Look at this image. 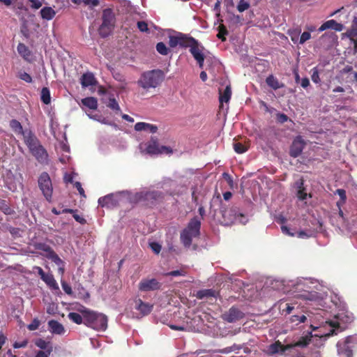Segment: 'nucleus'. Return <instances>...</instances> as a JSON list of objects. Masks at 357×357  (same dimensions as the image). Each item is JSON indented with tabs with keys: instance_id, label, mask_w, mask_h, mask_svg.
<instances>
[{
	"instance_id": "29",
	"label": "nucleus",
	"mask_w": 357,
	"mask_h": 357,
	"mask_svg": "<svg viewBox=\"0 0 357 357\" xmlns=\"http://www.w3.org/2000/svg\"><path fill=\"white\" fill-rule=\"evenodd\" d=\"M216 295V291L211 289L200 290L198 291L197 293V297L199 299H203L204 298L215 297Z\"/></svg>"
},
{
	"instance_id": "33",
	"label": "nucleus",
	"mask_w": 357,
	"mask_h": 357,
	"mask_svg": "<svg viewBox=\"0 0 357 357\" xmlns=\"http://www.w3.org/2000/svg\"><path fill=\"white\" fill-rule=\"evenodd\" d=\"M36 345L39 348L45 350L44 351H48L49 353H51L52 351V347L50 345V342H47L42 339L36 340Z\"/></svg>"
},
{
	"instance_id": "40",
	"label": "nucleus",
	"mask_w": 357,
	"mask_h": 357,
	"mask_svg": "<svg viewBox=\"0 0 357 357\" xmlns=\"http://www.w3.org/2000/svg\"><path fill=\"white\" fill-rule=\"evenodd\" d=\"M179 38L178 33H176L174 35L170 36L169 38V44L172 47H175L177 45H179Z\"/></svg>"
},
{
	"instance_id": "59",
	"label": "nucleus",
	"mask_w": 357,
	"mask_h": 357,
	"mask_svg": "<svg viewBox=\"0 0 357 357\" xmlns=\"http://www.w3.org/2000/svg\"><path fill=\"white\" fill-rule=\"evenodd\" d=\"M145 126H146V123L144 122H139L137 123L135 126V130L137 131H142L145 130Z\"/></svg>"
},
{
	"instance_id": "2",
	"label": "nucleus",
	"mask_w": 357,
	"mask_h": 357,
	"mask_svg": "<svg viewBox=\"0 0 357 357\" xmlns=\"http://www.w3.org/2000/svg\"><path fill=\"white\" fill-rule=\"evenodd\" d=\"M163 74L161 70H153L144 73L137 81L138 86L142 89V94L149 92L151 89H155L163 81Z\"/></svg>"
},
{
	"instance_id": "45",
	"label": "nucleus",
	"mask_w": 357,
	"mask_h": 357,
	"mask_svg": "<svg viewBox=\"0 0 357 357\" xmlns=\"http://www.w3.org/2000/svg\"><path fill=\"white\" fill-rule=\"evenodd\" d=\"M18 77L22 80L26 82V83H31L32 82V77L29 74H28L26 72H19Z\"/></svg>"
},
{
	"instance_id": "18",
	"label": "nucleus",
	"mask_w": 357,
	"mask_h": 357,
	"mask_svg": "<svg viewBox=\"0 0 357 357\" xmlns=\"http://www.w3.org/2000/svg\"><path fill=\"white\" fill-rule=\"evenodd\" d=\"M135 308L138 310L142 316H145L151 312L153 305L148 303H144L139 298L135 301Z\"/></svg>"
},
{
	"instance_id": "54",
	"label": "nucleus",
	"mask_w": 357,
	"mask_h": 357,
	"mask_svg": "<svg viewBox=\"0 0 357 357\" xmlns=\"http://www.w3.org/2000/svg\"><path fill=\"white\" fill-rule=\"evenodd\" d=\"M146 126H145L144 131L149 132V133H155L157 132L158 127L156 126L150 124V123H146Z\"/></svg>"
},
{
	"instance_id": "42",
	"label": "nucleus",
	"mask_w": 357,
	"mask_h": 357,
	"mask_svg": "<svg viewBox=\"0 0 357 357\" xmlns=\"http://www.w3.org/2000/svg\"><path fill=\"white\" fill-rule=\"evenodd\" d=\"M249 8L250 3L248 1H245V0H240L237 6V10L240 13H242L248 10Z\"/></svg>"
},
{
	"instance_id": "11",
	"label": "nucleus",
	"mask_w": 357,
	"mask_h": 357,
	"mask_svg": "<svg viewBox=\"0 0 357 357\" xmlns=\"http://www.w3.org/2000/svg\"><path fill=\"white\" fill-rule=\"evenodd\" d=\"M4 182L8 189L12 192L22 188V176L20 174H13L8 171L4 176Z\"/></svg>"
},
{
	"instance_id": "50",
	"label": "nucleus",
	"mask_w": 357,
	"mask_h": 357,
	"mask_svg": "<svg viewBox=\"0 0 357 357\" xmlns=\"http://www.w3.org/2000/svg\"><path fill=\"white\" fill-rule=\"evenodd\" d=\"M149 246L153 250V252L155 254H159L161 250V245L156 242H151L149 243Z\"/></svg>"
},
{
	"instance_id": "19",
	"label": "nucleus",
	"mask_w": 357,
	"mask_h": 357,
	"mask_svg": "<svg viewBox=\"0 0 357 357\" xmlns=\"http://www.w3.org/2000/svg\"><path fill=\"white\" fill-rule=\"evenodd\" d=\"M10 126L16 135H20L23 136L24 142H26V133L33 135L30 130H24L21 123L15 119H13L10 121Z\"/></svg>"
},
{
	"instance_id": "13",
	"label": "nucleus",
	"mask_w": 357,
	"mask_h": 357,
	"mask_svg": "<svg viewBox=\"0 0 357 357\" xmlns=\"http://www.w3.org/2000/svg\"><path fill=\"white\" fill-rule=\"evenodd\" d=\"M204 48L202 45H201L197 40L195 41V43L193 44L191 47H190V52L193 56L194 59L196 60L199 66L202 68L204 66V54L203 53Z\"/></svg>"
},
{
	"instance_id": "48",
	"label": "nucleus",
	"mask_w": 357,
	"mask_h": 357,
	"mask_svg": "<svg viewBox=\"0 0 357 357\" xmlns=\"http://www.w3.org/2000/svg\"><path fill=\"white\" fill-rule=\"evenodd\" d=\"M311 38V34L310 32L308 31H305L303 32L301 36H300V39H299V45H303L304 44L306 41H307L308 40H310Z\"/></svg>"
},
{
	"instance_id": "15",
	"label": "nucleus",
	"mask_w": 357,
	"mask_h": 357,
	"mask_svg": "<svg viewBox=\"0 0 357 357\" xmlns=\"http://www.w3.org/2000/svg\"><path fill=\"white\" fill-rule=\"evenodd\" d=\"M160 283L155 279H144L139 284V289L142 291H149L158 289Z\"/></svg>"
},
{
	"instance_id": "57",
	"label": "nucleus",
	"mask_w": 357,
	"mask_h": 357,
	"mask_svg": "<svg viewBox=\"0 0 357 357\" xmlns=\"http://www.w3.org/2000/svg\"><path fill=\"white\" fill-rule=\"evenodd\" d=\"M137 27L142 32H145V31H148V25L145 22H143V21L138 22Z\"/></svg>"
},
{
	"instance_id": "31",
	"label": "nucleus",
	"mask_w": 357,
	"mask_h": 357,
	"mask_svg": "<svg viewBox=\"0 0 357 357\" xmlns=\"http://www.w3.org/2000/svg\"><path fill=\"white\" fill-rule=\"evenodd\" d=\"M301 281H302V283L303 284V285L305 287H306L309 290H313L314 289L319 290V289H318L319 284L316 280L311 279V278H310V279L305 278V279H303Z\"/></svg>"
},
{
	"instance_id": "10",
	"label": "nucleus",
	"mask_w": 357,
	"mask_h": 357,
	"mask_svg": "<svg viewBox=\"0 0 357 357\" xmlns=\"http://www.w3.org/2000/svg\"><path fill=\"white\" fill-rule=\"evenodd\" d=\"M38 186L45 199L50 202L52 196V184L51 178L47 172H43L38 178Z\"/></svg>"
},
{
	"instance_id": "62",
	"label": "nucleus",
	"mask_w": 357,
	"mask_h": 357,
	"mask_svg": "<svg viewBox=\"0 0 357 357\" xmlns=\"http://www.w3.org/2000/svg\"><path fill=\"white\" fill-rule=\"evenodd\" d=\"M40 249L43 250L44 252H46V256L47 255H50V252H53L54 251L51 249V248L48 245H41L40 247Z\"/></svg>"
},
{
	"instance_id": "36",
	"label": "nucleus",
	"mask_w": 357,
	"mask_h": 357,
	"mask_svg": "<svg viewBox=\"0 0 357 357\" xmlns=\"http://www.w3.org/2000/svg\"><path fill=\"white\" fill-rule=\"evenodd\" d=\"M267 84L273 89H278L280 88V85L278 79L273 75H270L266 78V80Z\"/></svg>"
},
{
	"instance_id": "41",
	"label": "nucleus",
	"mask_w": 357,
	"mask_h": 357,
	"mask_svg": "<svg viewBox=\"0 0 357 357\" xmlns=\"http://www.w3.org/2000/svg\"><path fill=\"white\" fill-rule=\"evenodd\" d=\"M47 257L54 261L57 266L64 264L54 252H50V255H47Z\"/></svg>"
},
{
	"instance_id": "55",
	"label": "nucleus",
	"mask_w": 357,
	"mask_h": 357,
	"mask_svg": "<svg viewBox=\"0 0 357 357\" xmlns=\"http://www.w3.org/2000/svg\"><path fill=\"white\" fill-rule=\"evenodd\" d=\"M40 326V322L38 319H35L33 320V321L28 325V328L30 331H34L36 330Z\"/></svg>"
},
{
	"instance_id": "53",
	"label": "nucleus",
	"mask_w": 357,
	"mask_h": 357,
	"mask_svg": "<svg viewBox=\"0 0 357 357\" xmlns=\"http://www.w3.org/2000/svg\"><path fill=\"white\" fill-rule=\"evenodd\" d=\"M43 0H29V1L31 3V7L33 9H38L43 5Z\"/></svg>"
},
{
	"instance_id": "9",
	"label": "nucleus",
	"mask_w": 357,
	"mask_h": 357,
	"mask_svg": "<svg viewBox=\"0 0 357 357\" xmlns=\"http://www.w3.org/2000/svg\"><path fill=\"white\" fill-rule=\"evenodd\" d=\"M357 341L356 336H348L345 340L339 341L337 344V354L340 357H352L354 344Z\"/></svg>"
},
{
	"instance_id": "20",
	"label": "nucleus",
	"mask_w": 357,
	"mask_h": 357,
	"mask_svg": "<svg viewBox=\"0 0 357 357\" xmlns=\"http://www.w3.org/2000/svg\"><path fill=\"white\" fill-rule=\"evenodd\" d=\"M344 26L342 24L337 22L334 20H330L325 22L318 29L319 32L324 31L326 29H333L337 31L343 30Z\"/></svg>"
},
{
	"instance_id": "60",
	"label": "nucleus",
	"mask_w": 357,
	"mask_h": 357,
	"mask_svg": "<svg viewBox=\"0 0 357 357\" xmlns=\"http://www.w3.org/2000/svg\"><path fill=\"white\" fill-rule=\"evenodd\" d=\"M75 187L77 188V190L79 191V193L82 197H85L84 190L82 187V185L79 182L77 181L74 184Z\"/></svg>"
},
{
	"instance_id": "49",
	"label": "nucleus",
	"mask_w": 357,
	"mask_h": 357,
	"mask_svg": "<svg viewBox=\"0 0 357 357\" xmlns=\"http://www.w3.org/2000/svg\"><path fill=\"white\" fill-rule=\"evenodd\" d=\"M108 107L113 110L119 111L120 107L114 98H110L108 103Z\"/></svg>"
},
{
	"instance_id": "47",
	"label": "nucleus",
	"mask_w": 357,
	"mask_h": 357,
	"mask_svg": "<svg viewBox=\"0 0 357 357\" xmlns=\"http://www.w3.org/2000/svg\"><path fill=\"white\" fill-rule=\"evenodd\" d=\"M61 287L65 291V293L68 295H72L73 294V290L71 287L63 280H61Z\"/></svg>"
},
{
	"instance_id": "3",
	"label": "nucleus",
	"mask_w": 357,
	"mask_h": 357,
	"mask_svg": "<svg viewBox=\"0 0 357 357\" xmlns=\"http://www.w3.org/2000/svg\"><path fill=\"white\" fill-rule=\"evenodd\" d=\"M25 144L30 152L40 163H46L48 160V154L46 150L40 144L38 139L34 135L26 134Z\"/></svg>"
},
{
	"instance_id": "16",
	"label": "nucleus",
	"mask_w": 357,
	"mask_h": 357,
	"mask_svg": "<svg viewBox=\"0 0 357 357\" xmlns=\"http://www.w3.org/2000/svg\"><path fill=\"white\" fill-rule=\"evenodd\" d=\"M19 54L27 62H32L33 56L31 50L24 43H20L17 47Z\"/></svg>"
},
{
	"instance_id": "61",
	"label": "nucleus",
	"mask_w": 357,
	"mask_h": 357,
	"mask_svg": "<svg viewBox=\"0 0 357 357\" xmlns=\"http://www.w3.org/2000/svg\"><path fill=\"white\" fill-rule=\"evenodd\" d=\"M277 119L280 123H284L288 120V117L284 114L279 113L277 114Z\"/></svg>"
},
{
	"instance_id": "34",
	"label": "nucleus",
	"mask_w": 357,
	"mask_h": 357,
	"mask_svg": "<svg viewBox=\"0 0 357 357\" xmlns=\"http://www.w3.org/2000/svg\"><path fill=\"white\" fill-rule=\"evenodd\" d=\"M41 100L45 105H48L51 101L50 91L47 87H43L41 90Z\"/></svg>"
},
{
	"instance_id": "14",
	"label": "nucleus",
	"mask_w": 357,
	"mask_h": 357,
	"mask_svg": "<svg viewBox=\"0 0 357 357\" xmlns=\"http://www.w3.org/2000/svg\"><path fill=\"white\" fill-rule=\"evenodd\" d=\"M244 316L243 312L236 307H231L227 312L222 314V319L229 323L236 322L242 319Z\"/></svg>"
},
{
	"instance_id": "25",
	"label": "nucleus",
	"mask_w": 357,
	"mask_h": 357,
	"mask_svg": "<svg viewBox=\"0 0 357 357\" xmlns=\"http://www.w3.org/2000/svg\"><path fill=\"white\" fill-rule=\"evenodd\" d=\"M219 100L220 102V105H223L224 102H228L231 98V89L229 85H227L224 91H222L221 89H219Z\"/></svg>"
},
{
	"instance_id": "23",
	"label": "nucleus",
	"mask_w": 357,
	"mask_h": 357,
	"mask_svg": "<svg viewBox=\"0 0 357 357\" xmlns=\"http://www.w3.org/2000/svg\"><path fill=\"white\" fill-rule=\"evenodd\" d=\"M178 33V38H179V45L183 47H191L193 44L195 43L196 40L189 36L188 35L182 33Z\"/></svg>"
},
{
	"instance_id": "52",
	"label": "nucleus",
	"mask_w": 357,
	"mask_h": 357,
	"mask_svg": "<svg viewBox=\"0 0 357 357\" xmlns=\"http://www.w3.org/2000/svg\"><path fill=\"white\" fill-rule=\"evenodd\" d=\"M311 78H312V82L316 84L319 83L321 81L320 78H319V72H318L317 69L315 68L312 69V74Z\"/></svg>"
},
{
	"instance_id": "17",
	"label": "nucleus",
	"mask_w": 357,
	"mask_h": 357,
	"mask_svg": "<svg viewBox=\"0 0 357 357\" xmlns=\"http://www.w3.org/2000/svg\"><path fill=\"white\" fill-rule=\"evenodd\" d=\"M304 148V142L301 137H297L293 142L290 149L291 156L296 158L298 156Z\"/></svg>"
},
{
	"instance_id": "58",
	"label": "nucleus",
	"mask_w": 357,
	"mask_h": 357,
	"mask_svg": "<svg viewBox=\"0 0 357 357\" xmlns=\"http://www.w3.org/2000/svg\"><path fill=\"white\" fill-rule=\"evenodd\" d=\"M185 271L177 270V271H173L167 273V275L177 277L179 275H185Z\"/></svg>"
},
{
	"instance_id": "26",
	"label": "nucleus",
	"mask_w": 357,
	"mask_h": 357,
	"mask_svg": "<svg viewBox=\"0 0 357 357\" xmlns=\"http://www.w3.org/2000/svg\"><path fill=\"white\" fill-rule=\"evenodd\" d=\"M335 194L338 195L340 197V200L337 202V206L339 208V214L342 217L343 216V212L341 209L342 206H343L347 200L346 191L343 189H337Z\"/></svg>"
},
{
	"instance_id": "28",
	"label": "nucleus",
	"mask_w": 357,
	"mask_h": 357,
	"mask_svg": "<svg viewBox=\"0 0 357 357\" xmlns=\"http://www.w3.org/2000/svg\"><path fill=\"white\" fill-rule=\"evenodd\" d=\"M82 104L91 109H96L98 107V100L94 97H88L82 99Z\"/></svg>"
},
{
	"instance_id": "46",
	"label": "nucleus",
	"mask_w": 357,
	"mask_h": 357,
	"mask_svg": "<svg viewBox=\"0 0 357 357\" xmlns=\"http://www.w3.org/2000/svg\"><path fill=\"white\" fill-rule=\"evenodd\" d=\"M234 149L237 153H243L248 150L247 147L241 143H235Z\"/></svg>"
},
{
	"instance_id": "39",
	"label": "nucleus",
	"mask_w": 357,
	"mask_h": 357,
	"mask_svg": "<svg viewBox=\"0 0 357 357\" xmlns=\"http://www.w3.org/2000/svg\"><path fill=\"white\" fill-rule=\"evenodd\" d=\"M156 50L162 55H167L169 52V49L166 45L162 42L156 45Z\"/></svg>"
},
{
	"instance_id": "7",
	"label": "nucleus",
	"mask_w": 357,
	"mask_h": 357,
	"mask_svg": "<svg viewBox=\"0 0 357 357\" xmlns=\"http://www.w3.org/2000/svg\"><path fill=\"white\" fill-rule=\"evenodd\" d=\"M102 22L98 31L99 34L102 37L105 38L112 33L114 28L116 22L115 15L112 9L107 8L102 12Z\"/></svg>"
},
{
	"instance_id": "12",
	"label": "nucleus",
	"mask_w": 357,
	"mask_h": 357,
	"mask_svg": "<svg viewBox=\"0 0 357 357\" xmlns=\"http://www.w3.org/2000/svg\"><path fill=\"white\" fill-rule=\"evenodd\" d=\"M120 194H110L98 199V204L102 207L113 208L121 202Z\"/></svg>"
},
{
	"instance_id": "44",
	"label": "nucleus",
	"mask_w": 357,
	"mask_h": 357,
	"mask_svg": "<svg viewBox=\"0 0 357 357\" xmlns=\"http://www.w3.org/2000/svg\"><path fill=\"white\" fill-rule=\"evenodd\" d=\"M298 238H307L312 236L313 232L312 231H299L295 233Z\"/></svg>"
},
{
	"instance_id": "4",
	"label": "nucleus",
	"mask_w": 357,
	"mask_h": 357,
	"mask_svg": "<svg viewBox=\"0 0 357 357\" xmlns=\"http://www.w3.org/2000/svg\"><path fill=\"white\" fill-rule=\"evenodd\" d=\"M201 222L197 218H192L181 233V241L183 245L189 248L194 238L198 237L200 233Z\"/></svg>"
},
{
	"instance_id": "38",
	"label": "nucleus",
	"mask_w": 357,
	"mask_h": 357,
	"mask_svg": "<svg viewBox=\"0 0 357 357\" xmlns=\"http://www.w3.org/2000/svg\"><path fill=\"white\" fill-rule=\"evenodd\" d=\"M73 3L80 4L82 3L91 6H96L99 3V0H71Z\"/></svg>"
},
{
	"instance_id": "8",
	"label": "nucleus",
	"mask_w": 357,
	"mask_h": 357,
	"mask_svg": "<svg viewBox=\"0 0 357 357\" xmlns=\"http://www.w3.org/2000/svg\"><path fill=\"white\" fill-rule=\"evenodd\" d=\"M221 212L224 224L226 225L236 222L245 224L248 222L247 218L243 214L241 213L236 207L222 210Z\"/></svg>"
},
{
	"instance_id": "21",
	"label": "nucleus",
	"mask_w": 357,
	"mask_h": 357,
	"mask_svg": "<svg viewBox=\"0 0 357 357\" xmlns=\"http://www.w3.org/2000/svg\"><path fill=\"white\" fill-rule=\"evenodd\" d=\"M47 324L49 331L53 334L63 335L66 332L63 326L57 321L50 320Z\"/></svg>"
},
{
	"instance_id": "32",
	"label": "nucleus",
	"mask_w": 357,
	"mask_h": 357,
	"mask_svg": "<svg viewBox=\"0 0 357 357\" xmlns=\"http://www.w3.org/2000/svg\"><path fill=\"white\" fill-rule=\"evenodd\" d=\"M73 309L81 313L82 315L83 316L84 320L86 319L87 314H90V312H91V310L86 308L84 305H80L79 303L74 304V307H73Z\"/></svg>"
},
{
	"instance_id": "1",
	"label": "nucleus",
	"mask_w": 357,
	"mask_h": 357,
	"mask_svg": "<svg viewBox=\"0 0 357 357\" xmlns=\"http://www.w3.org/2000/svg\"><path fill=\"white\" fill-rule=\"evenodd\" d=\"M307 319L310 320V327L312 331L318 330V333L314 335L312 331L309 333L310 335L302 337L294 344L284 346L280 342H275L269 345L266 349V352L269 355L275 354H284L286 351L295 347H303L308 345L310 342L316 347L322 346L326 337L337 334V331L341 325L346 322H350L352 318L346 315L344 312L339 313L333 317L331 313L324 309H317L314 312H310L307 316L294 315L291 320L292 322L304 323Z\"/></svg>"
},
{
	"instance_id": "43",
	"label": "nucleus",
	"mask_w": 357,
	"mask_h": 357,
	"mask_svg": "<svg viewBox=\"0 0 357 357\" xmlns=\"http://www.w3.org/2000/svg\"><path fill=\"white\" fill-rule=\"evenodd\" d=\"M219 33L217 35V37L221 39L222 41L225 40V36L227 34V30L224 25H220L219 27Z\"/></svg>"
},
{
	"instance_id": "22",
	"label": "nucleus",
	"mask_w": 357,
	"mask_h": 357,
	"mask_svg": "<svg viewBox=\"0 0 357 357\" xmlns=\"http://www.w3.org/2000/svg\"><path fill=\"white\" fill-rule=\"evenodd\" d=\"M80 82L82 87L86 88L90 86L96 85V80L93 73H86L81 77Z\"/></svg>"
},
{
	"instance_id": "35",
	"label": "nucleus",
	"mask_w": 357,
	"mask_h": 357,
	"mask_svg": "<svg viewBox=\"0 0 357 357\" xmlns=\"http://www.w3.org/2000/svg\"><path fill=\"white\" fill-rule=\"evenodd\" d=\"M68 317L70 321L77 324H81L84 322L83 316L77 312H70L68 314Z\"/></svg>"
},
{
	"instance_id": "64",
	"label": "nucleus",
	"mask_w": 357,
	"mask_h": 357,
	"mask_svg": "<svg viewBox=\"0 0 357 357\" xmlns=\"http://www.w3.org/2000/svg\"><path fill=\"white\" fill-rule=\"evenodd\" d=\"M50 354L48 351H40L37 353L36 357H49Z\"/></svg>"
},
{
	"instance_id": "24",
	"label": "nucleus",
	"mask_w": 357,
	"mask_h": 357,
	"mask_svg": "<svg viewBox=\"0 0 357 357\" xmlns=\"http://www.w3.org/2000/svg\"><path fill=\"white\" fill-rule=\"evenodd\" d=\"M42 280L52 290L59 291V287L51 273H47Z\"/></svg>"
},
{
	"instance_id": "56",
	"label": "nucleus",
	"mask_w": 357,
	"mask_h": 357,
	"mask_svg": "<svg viewBox=\"0 0 357 357\" xmlns=\"http://www.w3.org/2000/svg\"><path fill=\"white\" fill-rule=\"evenodd\" d=\"M57 307L55 304H50L47 307V313L50 314H54L56 312Z\"/></svg>"
},
{
	"instance_id": "27",
	"label": "nucleus",
	"mask_w": 357,
	"mask_h": 357,
	"mask_svg": "<svg viewBox=\"0 0 357 357\" xmlns=\"http://www.w3.org/2000/svg\"><path fill=\"white\" fill-rule=\"evenodd\" d=\"M40 15L43 20H51L55 15V10L51 7H44L40 10Z\"/></svg>"
},
{
	"instance_id": "63",
	"label": "nucleus",
	"mask_w": 357,
	"mask_h": 357,
	"mask_svg": "<svg viewBox=\"0 0 357 357\" xmlns=\"http://www.w3.org/2000/svg\"><path fill=\"white\" fill-rule=\"evenodd\" d=\"M214 352L223 354H227L231 353V350L230 347H225L223 349H217Z\"/></svg>"
},
{
	"instance_id": "51",
	"label": "nucleus",
	"mask_w": 357,
	"mask_h": 357,
	"mask_svg": "<svg viewBox=\"0 0 357 357\" xmlns=\"http://www.w3.org/2000/svg\"><path fill=\"white\" fill-rule=\"evenodd\" d=\"M297 197L299 200L305 201L310 196L305 191V189L297 192Z\"/></svg>"
},
{
	"instance_id": "30",
	"label": "nucleus",
	"mask_w": 357,
	"mask_h": 357,
	"mask_svg": "<svg viewBox=\"0 0 357 357\" xmlns=\"http://www.w3.org/2000/svg\"><path fill=\"white\" fill-rule=\"evenodd\" d=\"M175 185V181L169 178H165L162 181V188L167 192H169L171 194L174 193V191L173 190L172 188L174 187Z\"/></svg>"
},
{
	"instance_id": "37",
	"label": "nucleus",
	"mask_w": 357,
	"mask_h": 357,
	"mask_svg": "<svg viewBox=\"0 0 357 357\" xmlns=\"http://www.w3.org/2000/svg\"><path fill=\"white\" fill-rule=\"evenodd\" d=\"M301 30L300 29H294L289 31V35L291 37V40L294 44H299V39Z\"/></svg>"
},
{
	"instance_id": "6",
	"label": "nucleus",
	"mask_w": 357,
	"mask_h": 357,
	"mask_svg": "<svg viewBox=\"0 0 357 357\" xmlns=\"http://www.w3.org/2000/svg\"><path fill=\"white\" fill-rule=\"evenodd\" d=\"M84 324L94 330L104 331L107 328V317L102 313L91 310L84 320Z\"/></svg>"
},
{
	"instance_id": "5",
	"label": "nucleus",
	"mask_w": 357,
	"mask_h": 357,
	"mask_svg": "<svg viewBox=\"0 0 357 357\" xmlns=\"http://www.w3.org/2000/svg\"><path fill=\"white\" fill-rule=\"evenodd\" d=\"M139 148L142 153L148 154L149 155H169L172 153V150L170 147L160 146L157 139L154 138H151V139L146 143H141Z\"/></svg>"
}]
</instances>
